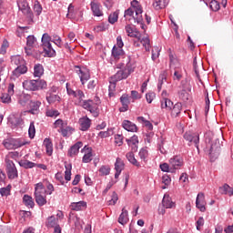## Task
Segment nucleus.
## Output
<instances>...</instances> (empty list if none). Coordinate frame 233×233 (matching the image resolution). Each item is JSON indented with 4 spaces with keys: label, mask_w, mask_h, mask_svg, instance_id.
<instances>
[{
    "label": "nucleus",
    "mask_w": 233,
    "mask_h": 233,
    "mask_svg": "<svg viewBox=\"0 0 233 233\" xmlns=\"http://www.w3.org/2000/svg\"><path fill=\"white\" fill-rule=\"evenodd\" d=\"M30 110L28 111L29 114H38L39 113V106H41L40 101H31L29 103Z\"/></svg>",
    "instance_id": "b1692460"
},
{
    "label": "nucleus",
    "mask_w": 233,
    "mask_h": 233,
    "mask_svg": "<svg viewBox=\"0 0 233 233\" xmlns=\"http://www.w3.org/2000/svg\"><path fill=\"white\" fill-rule=\"evenodd\" d=\"M33 10L35 15H41L43 12V6L41 5V3H39V1L35 0L34 2Z\"/></svg>",
    "instance_id": "ea45409f"
},
{
    "label": "nucleus",
    "mask_w": 233,
    "mask_h": 233,
    "mask_svg": "<svg viewBox=\"0 0 233 233\" xmlns=\"http://www.w3.org/2000/svg\"><path fill=\"white\" fill-rule=\"evenodd\" d=\"M169 0H155L153 2V7L155 10H163L168 6Z\"/></svg>",
    "instance_id": "a211bd4d"
},
{
    "label": "nucleus",
    "mask_w": 233,
    "mask_h": 233,
    "mask_svg": "<svg viewBox=\"0 0 233 233\" xmlns=\"http://www.w3.org/2000/svg\"><path fill=\"white\" fill-rule=\"evenodd\" d=\"M126 157L129 161V163H131V165H134V167H137V168L141 167V164L137 161V159H136L134 152L127 153Z\"/></svg>",
    "instance_id": "c85d7f7f"
},
{
    "label": "nucleus",
    "mask_w": 233,
    "mask_h": 233,
    "mask_svg": "<svg viewBox=\"0 0 233 233\" xmlns=\"http://www.w3.org/2000/svg\"><path fill=\"white\" fill-rule=\"evenodd\" d=\"M52 37L48 35L47 33L44 34L42 36V47L44 48V52L47 57H54L56 56V50L52 47Z\"/></svg>",
    "instance_id": "39448f33"
},
{
    "label": "nucleus",
    "mask_w": 233,
    "mask_h": 233,
    "mask_svg": "<svg viewBox=\"0 0 233 233\" xmlns=\"http://www.w3.org/2000/svg\"><path fill=\"white\" fill-rule=\"evenodd\" d=\"M118 199H119V198L117 197V193H116V191H114L112 193L111 199L108 200V205H116V203H117Z\"/></svg>",
    "instance_id": "bf43d9fd"
},
{
    "label": "nucleus",
    "mask_w": 233,
    "mask_h": 233,
    "mask_svg": "<svg viewBox=\"0 0 233 233\" xmlns=\"http://www.w3.org/2000/svg\"><path fill=\"white\" fill-rule=\"evenodd\" d=\"M120 103H122V106L119 108L120 112H127L128 110V105H130L128 95H123L120 97Z\"/></svg>",
    "instance_id": "aec40b11"
},
{
    "label": "nucleus",
    "mask_w": 233,
    "mask_h": 233,
    "mask_svg": "<svg viewBox=\"0 0 233 233\" xmlns=\"http://www.w3.org/2000/svg\"><path fill=\"white\" fill-rule=\"evenodd\" d=\"M35 199L38 207H45L46 205V197L43 196L40 192H35Z\"/></svg>",
    "instance_id": "412c9836"
},
{
    "label": "nucleus",
    "mask_w": 233,
    "mask_h": 233,
    "mask_svg": "<svg viewBox=\"0 0 233 233\" xmlns=\"http://www.w3.org/2000/svg\"><path fill=\"white\" fill-rule=\"evenodd\" d=\"M82 108L88 110L92 114L93 117H99V102H94V100H84L81 104Z\"/></svg>",
    "instance_id": "20e7f679"
},
{
    "label": "nucleus",
    "mask_w": 233,
    "mask_h": 233,
    "mask_svg": "<svg viewBox=\"0 0 233 233\" xmlns=\"http://www.w3.org/2000/svg\"><path fill=\"white\" fill-rule=\"evenodd\" d=\"M205 205H207V202L205 201V194L200 192L197 196L196 207L197 208H199L200 212H205V210H207Z\"/></svg>",
    "instance_id": "4468645a"
},
{
    "label": "nucleus",
    "mask_w": 233,
    "mask_h": 233,
    "mask_svg": "<svg viewBox=\"0 0 233 233\" xmlns=\"http://www.w3.org/2000/svg\"><path fill=\"white\" fill-rule=\"evenodd\" d=\"M28 99H30V96H28V95H22V96H20L18 103L22 106H25V105H26Z\"/></svg>",
    "instance_id": "6e6d98bb"
},
{
    "label": "nucleus",
    "mask_w": 233,
    "mask_h": 233,
    "mask_svg": "<svg viewBox=\"0 0 233 233\" xmlns=\"http://www.w3.org/2000/svg\"><path fill=\"white\" fill-rule=\"evenodd\" d=\"M183 110V105L181 103H177L173 108L171 107V116L173 117H178Z\"/></svg>",
    "instance_id": "bb28decb"
},
{
    "label": "nucleus",
    "mask_w": 233,
    "mask_h": 233,
    "mask_svg": "<svg viewBox=\"0 0 233 233\" xmlns=\"http://www.w3.org/2000/svg\"><path fill=\"white\" fill-rule=\"evenodd\" d=\"M6 172L9 179L17 177V168L12 160H6Z\"/></svg>",
    "instance_id": "6e6552de"
},
{
    "label": "nucleus",
    "mask_w": 233,
    "mask_h": 233,
    "mask_svg": "<svg viewBox=\"0 0 233 233\" xmlns=\"http://www.w3.org/2000/svg\"><path fill=\"white\" fill-rule=\"evenodd\" d=\"M46 99L49 105L54 103H59L61 101V96L57 95V87H52L47 93Z\"/></svg>",
    "instance_id": "0eeeda50"
},
{
    "label": "nucleus",
    "mask_w": 233,
    "mask_h": 233,
    "mask_svg": "<svg viewBox=\"0 0 233 233\" xmlns=\"http://www.w3.org/2000/svg\"><path fill=\"white\" fill-rule=\"evenodd\" d=\"M117 19H119V11H116L109 15L108 23H110V25H114L115 23H117Z\"/></svg>",
    "instance_id": "a19ab883"
},
{
    "label": "nucleus",
    "mask_w": 233,
    "mask_h": 233,
    "mask_svg": "<svg viewBox=\"0 0 233 233\" xmlns=\"http://www.w3.org/2000/svg\"><path fill=\"white\" fill-rule=\"evenodd\" d=\"M71 209L76 210V212L79 210H82L83 208H86V202L85 201H79V202H73L70 205Z\"/></svg>",
    "instance_id": "c756f323"
},
{
    "label": "nucleus",
    "mask_w": 233,
    "mask_h": 233,
    "mask_svg": "<svg viewBox=\"0 0 233 233\" xmlns=\"http://www.w3.org/2000/svg\"><path fill=\"white\" fill-rule=\"evenodd\" d=\"M19 165L20 167H23V168H34L37 164L29 160H22L19 162Z\"/></svg>",
    "instance_id": "79ce46f5"
},
{
    "label": "nucleus",
    "mask_w": 233,
    "mask_h": 233,
    "mask_svg": "<svg viewBox=\"0 0 233 233\" xmlns=\"http://www.w3.org/2000/svg\"><path fill=\"white\" fill-rule=\"evenodd\" d=\"M26 62H25V59L19 56H11V65H15V66H20L21 65H25Z\"/></svg>",
    "instance_id": "393cba45"
},
{
    "label": "nucleus",
    "mask_w": 233,
    "mask_h": 233,
    "mask_svg": "<svg viewBox=\"0 0 233 233\" xmlns=\"http://www.w3.org/2000/svg\"><path fill=\"white\" fill-rule=\"evenodd\" d=\"M118 223L120 225H127L128 223V211L125 208H122V213L118 218Z\"/></svg>",
    "instance_id": "cd10ccee"
},
{
    "label": "nucleus",
    "mask_w": 233,
    "mask_h": 233,
    "mask_svg": "<svg viewBox=\"0 0 233 233\" xmlns=\"http://www.w3.org/2000/svg\"><path fill=\"white\" fill-rule=\"evenodd\" d=\"M126 32L129 37H135L136 39H141V33L135 31L130 25H126Z\"/></svg>",
    "instance_id": "4be33fe9"
},
{
    "label": "nucleus",
    "mask_w": 233,
    "mask_h": 233,
    "mask_svg": "<svg viewBox=\"0 0 233 233\" xmlns=\"http://www.w3.org/2000/svg\"><path fill=\"white\" fill-rule=\"evenodd\" d=\"M115 170L119 172H123V170H125V162L123 161V159L119 157L116 158V161L115 163Z\"/></svg>",
    "instance_id": "4c0bfd02"
},
{
    "label": "nucleus",
    "mask_w": 233,
    "mask_h": 233,
    "mask_svg": "<svg viewBox=\"0 0 233 233\" xmlns=\"http://www.w3.org/2000/svg\"><path fill=\"white\" fill-rule=\"evenodd\" d=\"M36 41L37 40L35 39V36L28 35L27 38H26V45H27V46L34 47V45H35Z\"/></svg>",
    "instance_id": "13d9d810"
},
{
    "label": "nucleus",
    "mask_w": 233,
    "mask_h": 233,
    "mask_svg": "<svg viewBox=\"0 0 233 233\" xmlns=\"http://www.w3.org/2000/svg\"><path fill=\"white\" fill-rule=\"evenodd\" d=\"M78 123L80 125V130H82V132H86L92 125V120L88 118V116H83L79 119Z\"/></svg>",
    "instance_id": "2eb2a0df"
},
{
    "label": "nucleus",
    "mask_w": 233,
    "mask_h": 233,
    "mask_svg": "<svg viewBox=\"0 0 233 233\" xmlns=\"http://www.w3.org/2000/svg\"><path fill=\"white\" fill-rule=\"evenodd\" d=\"M221 147L222 145L221 142H219V139H215L209 149L210 161H216V159L219 157V154H221Z\"/></svg>",
    "instance_id": "423d86ee"
},
{
    "label": "nucleus",
    "mask_w": 233,
    "mask_h": 233,
    "mask_svg": "<svg viewBox=\"0 0 233 233\" xmlns=\"http://www.w3.org/2000/svg\"><path fill=\"white\" fill-rule=\"evenodd\" d=\"M138 41H140L141 45H143V46H145L147 52H148V50H150V39L148 37L141 38V35H140V39H138Z\"/></svg>",
    "instance_id": "c03bdc74"
},
{
    "label": "nucleus",
    "mask_w": 233,
    "mask_h": 233,
    "mask_svg": "<svg viewBox=\"0 0 233 233\" xmlns=\"http://www.w3.org/2000/svg\"><path fill=\"white\" fill-rule=\"evenodd\" d=\"M81 147H83V142H76L68 150V156L70 157H74V156H77V154H79V148H81Z\"/></svg>",
    "instance_id": "6ab92c4d"
},
{
    "label": "nucleus",
    "mask_w": 233,
    "mask_h": 233,
    "mask_svg": "<svg viewBox=\"0 0 233 233\" xmlns=\"http://www.w3.org/2000/svg\"><path fill=\"white\" fill-rule=\"evenodd\" d=\"M23 203L25 207H30V208H34L35 203L34 202V198L31 196L24 195L23 197Z\"/></svg>",
    "instance_id": "473e14b6"
},
{
    "label": "nucleus",
    "mask_w": 233,
    "mask_h": 233,
    "mask_svg": "<svg viewBox=\"0 0 233 233\" xmlns=\"http://www.w3.org/2000/svg\"><path fill=\"white\" fill-rule=\"evenodd\" d=\"M3 145L8 150H12V148H14V144L12 143V139H5V140H4Z\"/></svg>",
    "instance_id": "e2e57ef3"
},
{
    "label": "nucleus",
    "mask_w": 233,
    "mask_h": 233,
    "mask_svg": "<svg viewBox=\"0 0 233 233\" xmlns=\"http://www.w3.org/2000/svg\"><path fill=\"white\" fill-rule=\"evenodd\" d=\"M91 12L95 17L103 16V10H101V4L96 0L90 3Z\"/></svg>",
    "instance_id": "ddd939ff"
},
{
    "label": "nucleus",
    "mask_w": 233,
    "mask_h": 233,
    "mask_svg": "<svg viewBox=\"0 0 233 233\" xmlns=\"http://www.w3.org/2000/svg\"><path fill=\"white\" fill-rule=\"evenodd\" d=\"M9 123L13 127H19L23 124V118H21V115H13L9 117Z\"/></svg>",
    "instance_id": "5701e85b"
},
{
    "label": "nucleus",
    "mask_w": 233,
    "mask_h": 233,
    "mask_svg": "<svg viewBox=\"0 0 233 233\" xmlns=\"http://www.w3.org/2000/svg\"><path fill=\"white\" fill-rule=\"evenodd\" d=\"M65 167V179L66 181H70L72 179V164H66Z\"/></svg>",
    "instance_id": "e433bc0d"
},
{
    "label": "nucleus",
    "mask_w": 233,
    "mask_h": 233,
    "mask_svg": "<svg viewBox=\"0 0 233 233\" xmlns=\"http://www.w3.org/2000/svg\"><path fill=\"white\" fill-rule=\"evenodd\" d=\"M47 117H57L59 116V111L56 109H49L46 112Z\"/></svg>",
    "instance_id": "4d7b16f0"
},
{
    "label": "nucleus",
    "mask_w": 233,
    "mask_h": 233,
    "mask_svg": "<svg viewBox=\"0 0 233 233\" xmlns=\"http://www.w3.org/2000/svg\"><path fill=\"white\" fill-rule=\"evenodd\" d=\"M28 134L30 139H34V137H35V126L34 125V122L30 123Z\"/></svg>",
    "instance_id": "864d4df0"
},
{
    "label": "nucleus",
    "mask_w": 233,
    "mask_h": 233,
    "mask_svg": "<svg viewBox=\"0 0 233 233\" xmlns=\"http://www.w3.org/2000/svg\"><path fill=\"white\" fill-rule=\"evenodd\" d=\"M23 86L25 90H31L32 92H35L36 90H43L46 88V81L43 79L25 80L23 83Z\"/></svg>",
    "instance_id": "f03ea898"
},
{
    "label": "nucleus",
    "mask_w": 233,
    "mask_h": 233,
    "mask_svg": "<svg viewBox=\"0 0 233 233\" xmlns=\"http://www.w3.org/2000/svg\"><path fill=\"white\" fill-rule=\"evenodd\" d=\"M169 165L171 168H173V173L176 172V170H179L181 167H183V157L180 156H175L169 159Z\"/></svg>",
    "instance_id": "9d476101"
},
{
    "label": "nucleus",
    "mask_w": 233,
    "mask_h": 233,
    "mask_svg": "<svg viewBox=\"0 0 233 233\" xmlns=\"http://www.w3.org/2000/svg\"><path fill=\"white\" fill-rule=\"evenodd\" d=\"M209 6L213 12H218L221 8V6L219 5V2H218L217 0H211Z\"/></svg>",
    "instance_id": "de8ad7c7"
},
{
    "label": "nucleus",
    "mask_w": 233,
    "mask_h": 233,
    "mask_svg": "<svg viewBox=\"0 0 233 233\" xmlns=\"http://www.w3.org/2000/svg\"><path fill=\"white\" fill-rule=\"evenodd\" d=\"M44 145L46 147V154H48V156H52V153L54 152V145L52 144V140H50V138H45Z\"/></svg>",
    "instance_id": "2f4dec72"
},
{
    "label": "nucleus",
    "mask_w": 233,
    "mask_h": 233,
    "mask_svg": "<svg viewBox=\"0 0 233 233\" xmlns=\"http://www.w3.org/2000/svg\"><path fill=\"white\" fill-rule=\"evenodd\" d=\"M76 68H78V70H76V74H78L82 85H85V83L90 79V71L86 68L81 69L79 66H76Z\"/></svg>",
    "instance_id": "f8f14e48"
},
{
    "label": "nucleus",
    "mask_w": 233,
    "mask_h": 233,
    "mask_svg": "<svg viewBox=\"0 0 233 233\" xmlns=\"http://www.w3.org/2000/svg\"><path fill=\"white\" fill-rule=\"evenodd\" d=\"M229 188H230V186H228V184H224L223 187H219L220 194H224V195L228 194Z\"/></svg>",
    "instance_id": "0e129e2a"
},
{
    "label": "nucleus",
    "mask_w": 233,
    "mask_h": 233,
    "mask_svg": "<svg viewBox=\"0 0 233 233\" xmlns=\"http://www.w3.org/2000/svg\"><path fill=\"white\" fill-rule=\"evenodd\" d=\"M116 83H117V81H113L111 77L109 80V97H112L114 92H116Z\"/></svg>",
    "instance_id": "09e8293b"
},
{
    "label": "nucleus",
    "mask_w": 233,
    "mask_h": 233,
    "mask_svg": "<svg viewBox=\"0 0 233 233\" xmlns=\"http://www.w3.org/2000/svg\"><path fill=\"white\" fill-rule=\"evenodd\" d=\"M162 205L164 208H174V207H176V203H174L172 198L167 195H165L162 199Z\"/></svg>",
    "instance_id": "a878e982"
},
{
    "label": "nucleus",
    "mask_w": 233,
    "mask_h": 233,
    "mask_svg": "<svg viewBox=\"0 0 233 233\" xmlns=\"http://www.w3.org/2000/svg\"><path fill=\"white\" fill-rule=\"evenodd\" d=\"M115 143H116V145H118V147H121V145H123V136L116 135L115 136Z\"/></svg>",
    "instance_id": "338daca9"
},
{
    "label": "nucleus",
    "mask_w": 233,
    "mask_h": 233,
    "mask_svg": "<svg viewBox=\"0 0 233 233\" xmlns=\"http://www.w3.org/2000/svg\"><path fill=\"white\" fill-rule=\"evenodd\" d=\"M167 81V71H163L158 77V83L162 84Z\"/></svg>",
    "instance_id": "774afa93"
},
{
    "label": "nucleus",
    "mask_w": 233,
    "mask_h": 233,
    "mask_svg": "<svg viewBox=\"0 0 233 233\" xmlns=\"http://www.w3.org/2000/svg\"><path fill=\"white\" fill-rule=\"evenodd\" d=\"M137 121H142V123H145V127H147V128H148V130L154 129V126L152 125V123L148 120H146L145 117L138 116Z\"/></svg>",
    "instance_id": "3c124183"
},
{
    "label": "nucleus",
    "mask_w": 233,
    "mask_h": 233,
    "mask_svg": "<svg viewBox=\"0 0 233 233\" xmlns=\"http://www.w3.org/2000/svg\"><path fill=\"white\" fill-rule=\"evenodd\" d=\"M17 5L20 10L25 15L28 19V25H33L34 23V13L32 12V9L30 8V5H28V2L26 0H18Z\"/></svg>",
    "instance_id": "7ed1b4c3"
},
{
    "label": "nucleus",
    "mask_w": 233,
    "mask_h": 233,
    "mask_svg": "<svg viewBox=\"0 0 233 233\" xmlns=\"http://www.w3.org/2000/svg\"><path fill=\"white\" fill-rule=\"evenodd\" d=\"M34 70L35 77H41V76L45 74V69L43 68V66L41 64L35 65Z\"/></svg>",
    "instance_id": "f704fd0d"
},
{
    "label": "nucleus",
    "mask_w": 233,
    "mask_h": 233,
    "mask_svg": "<svg viewBox=\"0 0 233 233\" xmlns=\"http://www.w3.org/2000/svg\"><path fill=\"white\" fill-rule=\"evenodd\" d=\"M46 225V227L53 228V227H56L57 225V218H56V217L54 216L49 217Z\"/></svg>",
    "instance_id": "37998d69"
},
{
    "label": "nucleus",
    "mask_w": 233,
    "mask_h": 233,
    "mask_svg": "<svg viewBox=\"0 0 233 233\" xmlns=\"http://www.w3.org/2000/svg\"><path fill=\"white\" fill-rule=\"evenodd\" d=\"M82 161L83 163H90V161H92V152L88 151L85 154Z\"/></svg>",
    "instance_id": "680f3d73"
},
{
    "label": "nucleus",
    "mask_w": 233,
    "mask_h": 233,
    "mask_svg": "<svg viewBox=\"0 0 233 233\" xmlns=\"http://www.w3.org/2000/svg\"><path fill=\"white\" fill-rule=\"evenodd\" d=\"M98 172L100 176H108L110 174V166H102Z\"/></svg>",
    "instance_id": "a18cd8bd"
},
{
    "label": "nucleus",
    "mask_w": 233,
    "mask_h": 233,
    "mask_svg": "<svg viewBox=\"0 0 233 233\" xmlns=\"http://www.w3.org/2000/svg\"><path fill=\"white\" fill-rule=\"evenodd\" d=\"M188 92H190L188 91V89H178L177 95L179 99H181L182 101H188Z\"/></svg>",
    "instance_id": "c9c22d12"
},
{
    "label": "nucleus",
    "mask_w": 233,
    "mask_h": 233,
    "mask_svg": "<svg viewBox=\"0 0 233 233\" xmlns=\"http://www.w3.org/2000/svg\"><path fill=\"white\" fill-rule=\"evenodd\" d=\"M160 169L162 170V172H171V174H174V168L170 167V164L169 165L167 163L160 164Z\"/></svg>",
    "instance_id": "49530a36"
},
{
    "label": "nucleus",
    "mask_w": 233,
    "mask_h": 233,
    "mask_svg": "<svg viewBox=\"0 0 233 233\" xmlns=\"http://www.w3.org/2000/svg\"><path fill=\"white\" fill-rule=\"evenodd\" d=\"M184 139L188 143H194L196 148L199 149V135L198 133L186 132L184 134Z\"/></svg>",
    "instance_id": "1a4fd4ad"
},
{
    "label": "nucleus",
    "mask_w": 233,
    "mask_h": 233,
    "mask_svg": "<svg viewBox=\"0 0 233 233\" xmlns=\"http://www.w3.org/2000/svg\"><path fill=\"white\" fill-rule=\"evenodd\" d=\"M178 90H188V92H192V86H190V82L188 79H183L178 86Z\"/></svg>",
    "instance_id": "7c9ffc66"
},
{
    "label": "nucleus",
    "mask_w": 233,
    "mask_h": 233,
    "mask_svg": "<svg viewBox=\"0 0 233 233\" xmlns=\"http://www.w3.org/2000/svg\"><path fill=\"white\" fill-rule=\"evenodd\" d=\"M138 156L144 163H147V158L148 157V151L145 148L140 149Z\"/></svg>",
    "instance_id": "8fccbe9b"
},
{
    "label": "nucleus",
    "mask_w": 233,
    "mask_h": 233,
    "mask_svg": "<svg viewBox=\"0 0 233 233\" xmlns=\"http://www.w3.org/2000/svg\"><path fill=\"white\" fill-rule=\"evenodd\" d=\"M0 99H1L2 103H11L12 95H10L9 93H4V94H2Z\"/></svg>",
    "instance_id": "603ef678"
},
{
    "label": "nucleus",
    "mask_w": 233,
    "mask_h": 233,
    "mask_svg": "<svg viewBox=\"0 0 233 233\" xmlns=\"http://www.w3.org/2000/svg\"><path fill=\"white\" fill-rule=\"evenodd\" d=\"M35 192H39L40 194H43V192H45V186H43V183L36 184V187H35Z\"/></svg>",
    "instance_id": "69168bd1"
},
{
    "label": "nucleus",
    "mask_w": 233,
    "mask_h": 233,
    "mask_svg": "<svg viewBox=\"0 0 233 233\" xmlns=\"http://www.w3.org/2000/svg\"><path fill=\"white\" fill-rule=\"evenodd\" d=\"M127 145L130 147L132 145H137L139 140L137 139V136L134 135L130 139H127Z\"/></svg>",
    "instance_id": "052dcab7"
},
{
    "label": "nucleus",
    "mask_w": 233,
    "mask_h": 233,
    "mask_svg": "<svg viewBox=\"0 0 233 233\" xmlns=\"http://www.w3.org/2000/svg\"><path fill=\"white\" fill-rule=\"evenodd\" d=\"M28 72V67L26 66V64H22L20 66H17L16 68L12 72L11 79H17V77H21L23 74H26Z\"/></svg>",
    "instance_id": "9b49d317"
},
{
    "label": "nucleus",
    "mask_w": 233,
    "mask_h": 233,
    "mask_svg": "<svg viewBox=\"0 0 233 233\" xmlns=\"http://www.w3.org/2000/svg\"><path fill=\"white\" fill-rule=\"evenodd\" d=\"M8 46H10V44L8 43V40L5 39L0 47V54H2V56H5V54H6V48H8Z\"/></svg>",
    "instance_id": "5fc2aeb1"
},
{
    "label": "nucleus",
    "mask_w": 233,
    "mask_h": 233,
    "mask_svg": "<svg viewBox=\"0 0 233 233\" xmlns=\"http://www.w3.org/2000/svg\"><path fill=\"white\" fill-rule=\"evenodd\" d=\"M131 6H132L131 8L135 10L136 14H143V8L141 7L137 0H133L131 2Z\"/></svg>",
    "instance_id": "58836bf2"
},
{
    "label": "nucleus",
    "mask_w": 233,
    "mask_h": 233,
    "mask_svg": "<svg viewBox=\"0 0 233 233\" xmlns=\"http://www.w3.org/2000/svg\"><path fill=\"white\" fill-rule=\"evenodd\" d=\"M125 56V51H123V48L117 47V46H114L112 48V56L116 61H118V59H121Z\"/></svg>",
    "instance_id": "dca6fc26"
},
{
    "label": "nucleus",
    "mask_w": 233,
    "mask_h": 233,
    "mask_svg": "<svg viewBox=\"0 0 233 233\" xmlns=\"http://www.w3.org/2000/svg\"><path fill=\"white\" fill-rule=\"evenodd\" d=\"M174 103L168 98H163L161 100V108H166V110H172Z\"/></svg>",
    "instance_id": "72a5a7b5"
},
{
    "label": "nucleus",
    "mask_w": 233,
    "mask_h": 233,
    "mask_svg": "<svg viewBox=\"0 0 233 233\" xmlns=\"http://www.w3.org/2000/svg\"><path fill=\"white\" fill-rule=\"evenodd\" d=\"M136 68V62L132 60V57L127 56L125 69H120L116 74L111 76V81H121L127 79Z\"/></svg>",
    "instance_id": "f257e3e1"
},
{
    "label": "nucleus",
    "mask_w": 233,
    "mask_h": 233,
    "mask_svg": "<svg viewBox=\"0 0 233 233\" xmlns=\"http://www.w3.org/2000/svg\"><path fill=\"white\" fill-rule=\"evenodd\" d=\"M122 127L127 132H137V126H136V124L132 123L130 120H124Z\"/></svg>",
    "instance_id": "f3484780"
}]
</instances>
